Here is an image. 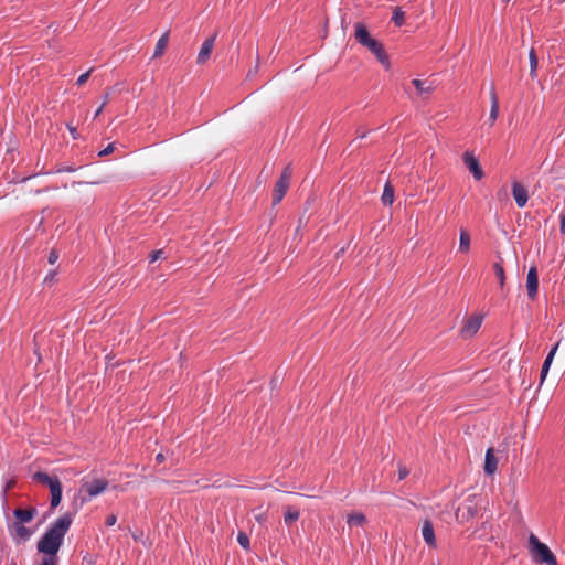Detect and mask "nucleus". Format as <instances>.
Listing matches in <instances>:
<instances>
[{
	"mask_svg": "<svg viewBox=\"0 0 565 565\" xmlns=\"http://www.w3.org/2000/svg\"><path fill=\"white\" fill-rule=\"evenodd\" d=\"M168 42H169V33L166 32L160 36V39L158 40V42L156 44L154 52H153V58L160 57L163 54V52L168 45Z\"/></svg>",
	"mask_w": 565,
	"mask_h": 565,
	"instance_id": "obj_20",
	"label": "nucleus"
},
{
	"mask_svg": "<svg viewBox=\"0 0 565 565\" xmlns=\"http://www.w3.org/2000/svg\"><path fill=\"white\" fill-rule=\"evenodd\" d=\"M483 317L476 315L468 318L463 327L461 328L462 337H472L478 332L482 324Z\"/></svg>",
	"mask_w": 565,
	"mask_h": 565,
	"instance_id": "obj_10",
	"label": "nucleus"
},
{
	"mask_svg": "<svg viewBox=\"0 0 565 565\" xmlns=\"http://www.w3.org/2000/svg\"><path fill=\"white\" fill-rule=\"evenodd\" d=\"M349 526H361L366 522V518L363 513H352L348 516Z\"/></svg>",
	"mask_w": 565,
	"mask_h": 565,
	"instance_id": "obj_25",
	"label": "nucleus"
},
{
	"mask_svg": "<svg viewBox=\"0 0 565 565\" xmlns=\"http://www.w3.org/2000/svg\"><path fill=\"white\" fill-rule=\"evenodd\" d=\"M498 460L493 454V449H488L484 458V472L487 475H493L497 470Z\"/></svg>",
	"mask_w": 565,
	"mask_h": 565,
	"instance_id": "obj_17",
	"label": "nucleus"
},
{
	"mask_svg": "<svg viewBox=\"0 0 565 565\" xmlns=\"http://www.w3.org/2000/svg\"><path fill=\"white\" fill-rule=\"evenodd\" d=\"M271 384L273 386H275L277 384V376H275L273 380H271Z\"/></svg>",
	"mask_w": 565,
	"mask_h": 565,
	"instance_id": "obj_44",
	"label": "nucleus"
},
{
	"mask_svg": "<svg viewBox=\"0 0 565 565\" xmlns=\"http://www.w3.org/2000/svg\"><path fill=\"white\" fill-rule=\"evenodd\" d=\"M529 550L532 558L536 563L558 565L557 559L550 547L545 543H542L534 534H531L529 537Z\"/></svg>",
	"mask_w": 565,
	"mask_h": 565,
	"instance_id": "obj_2",
	"label": "nucleus"
},
{
	"mask_svg": "<svg viewBox=\"0 0 565 565\" xmlns=\"http://www.w3.org/2000/svg\"><path fill=\"white\" fill-rule=\"evenodd\" d=\"M108 100H109V93H107V94L105 95V97H104V102H103V105H105V106H106V105H107V103H108Z\"/></svg>",
	"mask_w": 565,
	"mask_h": 565,
	"instance_id": "obj_43",
	"label": "nucleus"
},
{
	"mask_svg": "<svg viewBox=\"0 0 565 565\" xmlns=\"http://www.w3.org/2000/svg\"><path fill=\"white\" fill-rule=\"evenodd\" d=\"M478 513V505L473 498L469 497L457 508L455 518L459 523H467Z\"/></svg>",
	"mask_w": 565,
	"mask_h": 565,
	"instance_id": "obj_5",
	"label": "nucleus"
},
{
	"mask_svg": "<svg viewBox=\"0 0 565 565\" xmlns=\"http://www.w3.org/2000/svg\"><path fill=\"white\" fill-rule=\"evenodd\" d=\"M68 130H70V132H71L72 137H73L74 139H76V138H77V131H76V128H74V127H70V126H68Z\"/></svg>",
	"mask_w": 565,
	"mask_h": 565,
	"instance_id": "obj_40",
	"label": "nucleus"
},
{
	"mask_svg": "<svg viewBox=\"0 0 565 565\" xmlns=\"http://www.w3.org/2000/svg\"><path fill=\"white\" fill-rule=\"evenodd\" d=\"M14 515L17 518V521L15 522H21L22 524L25 523V522H30L33 518V512L32 510H29V509H17L14 511Z\"/></svg>",
	"mask_w": 565,
	"mask_h": 565,
	"instance_id": "obj_23",
	"label": "nucleus"
},
{
	"mask_svg": "<svg viewBox=\"0 0 565 565\" xmlns=\"http://www.w3.org/2000/svg\"><path fill=\"white\" fill-rule=\"evenodd\" d=\"M108 487V481L105 479H94L92 481L85 482L82 486V490L87 493L89 498L96 497L104 492Z\"/></svg>",
	"mask_w": 565,
	"mask_h": 565,
	"instance_id": "obj_8",
	"label": "nucleus"
},
{
	"mask_svg": "<svg viewBox=\"0 0 565 565\" xmlns=\"http://www.w3.org/2000/svg\"><path fill=\"white\" fill-rule=\"evenodd\" d=\"M512 195L519 207H524L529 201V192L526 188L518 181L512 183Z\"/></svg>",
	"mask_w": 565,
	"mask_h": 565,
	"instance_id": "obj_12",
	"label": "nucleus"
},
{
	"mask_svg": "<svg viewBox=\"0 0 565 565\" xmlns=\"http://www.w3.org/2000/svg\"><path fill=\"white\" fill-rule=\"evenodd\" d=\"M394 186L390 183V182H386L385 185H384V189H383V194H382V203L384 205H392L393 202H394Z\"/></svg>",
	"mask_w": 565,
	"mask_h": 565,
	"instance_id": "obj_21",
	"label": "nucleus"
},
{
	"mask_svg": "<svg viewBox=\"0 0 565 565\" xmlns=\"http://www.w3.org/2000/svg\"><path fill=\"white\" fill-rule=\"evenodd\" d=\"M412 84L415 86L416 90H417V94L418 96H427L429 95L434 87L431 86V84H427L425 81H420V79H413L412 81Z\"/></svg>",
	"mask_w": 565,
	"mask_h": 565,
	"instance_id": "obj_19",
	"label": "nucleus"
},
{
	"mask_svg": "<svg viewBox=\"0 0 565 565\" xmlns=\"http://www.w3.org/2000/svg\"><path fill=\"white\" fill-rule=\"evenodd\" d=\"M104 107H105V105L102 104L100 107L96 110L95 117H98L102 114Z\"/></svg>",
	"mask_w": 565,
	"mask_h": 565,
	"instance_id": "obj_42",
	"label": "nucleus"
},
{
	"mask_svg": "<svg viewBox=\"0 0 565 565\" xmlns=\"http://www.w3.org/2000/svg\"><path fill=\"white\" fill-rule=\"evenodd\" d=\"M392 20L393 22L397 25V26H401L404 24V21H405V14L404 12L402 11L401 8H396L394 11H393V17H392Z\"/></svg>",
	"mask_w": 565,
	"mask_h": 565,
	"instance_id": "obj_28",
	"label": "nucleus"
},
{
	"mask_svg": "<svg viewBox=\"0 0 565 565\" xmlns=\"http://www.w3.org/2000/svg\"><path fill=\"white\" fill-rule=\"evenodd\" d=\"M117 522V516L115 514H109L107 518H106V525L107 526H113L115 525V523Z\"/></svg>",
	"mask_w": 565,
	"mask_h": 565,
	"instance_id": "obj_37",
	"label": "nucleus"
},
{
	"mask_svg": "<svg viewBox=\"0 0 565 565\" xmlns=\"http://www.w3.org/2000/svg\"><path fill=\"white\" fill-rule=\"evenodd\" d=\"M422 535H423L425 543L429 547H436V537H435L434 525H433V522L428 519H426L423 522Z\"/></svg>",
	"mask_w": 565,
	"mask_h": 565,
	"instance_id": "obj_13",
	"label": "nucleus"
},
{
	"mask_svg": "<svg viewBox=\"0 0 565 565\" xmlns=\"http://www.w3.org/2000/svg\"><path fill=\"white\" fill-rule=\"evenodd\" d=\"M56 271L50 270L49 274L45 276L43 284L47 286H52L55 281Z\"/></svg>",
	"mask_w": 565,
	"mask_h": 565,
	"instance_id": "obj_31",
	"label": "nucleus"
},
{
	"mask_svg": "<svg viewBox=\"0 0 565 565\" xmlns=\"http://www.w3.org/2000/svg\"><path fill=\"white\" fill-rule=\"evenodd\" d=\"M57 555L45 554L41 561V565H57Z\"/></svg>",
	"mask_w": 565,
	"mask_h": 565,
	"instance_id": "obj_30",
	"label": "nucleus"
},
{
	"mask_svg": "<svg viewBox=\"0 0 565 565\" xmlns=\"http://www.w3.org/2000/svg\"><path fill=\"white\" fill-rule=\"evenodd\" d=\"M490 102H491V108H490L489 119H490L491 124H493L499 116V99H498V95H497L494 86H492L490 89Z\"/></svg>",
	"mask_w": 565,
	"mask_h": 565,
	"instance_id": "obj_16",
	"label": "nucleus"
},
{
	"mask_svg": "<svg viewBox=\"0 0 565 565\" xmlns=\"http://www.w3.org/2000/svg\"><path fill=\"white\" fill-rule=\"evenodd\" d=\"M497 195H498V198H499V199H503V198H504V199H507L508 193H507V191L503 189L502 191H499V192L497 193Z\"/></svg>",
	"mask_w": 565,
	"mask_h": 565,
	"instance_id": "obj_39",
	"label": "nucleus"
},
{
	"mask_svg": "<svg viewBox=\"0 0 565 565\" xmlns=\"http://www.w3.org/2000/svg\"><path fill=\"white\" fill-rule=\"evenodd\" d=\"M462 160L476 180L479 181L484 177L483 170L472 152L466 151L462 156Z\"/></svg>",
	"mask_w": 565,
	"mask_h": 565,
	"instance_id": "obj_7",
	"label": "nucleus"
},
{
	"mask_svg": "<svg viewBox=\"0 0 565 565\" xmlns=\"http://www.w3.org/2000/svg\"><path fill=\"white\" fill-rule=\"evenodd\" d=\"M164 252L162 249L153 250L150 255V262L153 263L163 257Z\"/></svg>",
	"mask_w": 565,
	"mask_h": 565,
	"instance_id": "obj_33",
	"label": "nucleus"
},
{
	"mask_svg": "<svg viewBox=\"0 0 565 565\" xmlns=\"http://www.w3.org/2000/svg\"><path fill=\"white\" fill-rule=\"evenodd\" d=\"M89 75H90V71L86 72V73H83L78 78H77V82L76 84L77 85H83L84 83L87 82V79L89 78Z\"/></svg>",
	"mask_w": 565,
	"mask_h": 565,
	"instance_id": "obj_35",
	"label": "nucleus"
},
{
	"mask_svg": "<svg viewBox=\"0 0 565 565\" xmlns=\"http://www.w3.org/2000/svg\"><path fill=\"white\" fill-rule=\"evenodd\" d=\"M291 174H292L291 167L287 166L282 170L279 179L277 180V182L275 184V188L273 191V204L274 205L280 203L281 200L284 199V196L289 188Z\"/></svg>",
	"mask_w": 565,
	"mask_h": 565,
	"instance_id": "obj_4",
	"label": "nucleus"
},
{
	"mask_svg": "<svg viewBox=\"0 0 565 565\" xmlns=\"http://www.w3.org/2000/svg\"><path fill=\"white\" fill-rule=\"evenodd\" d=\"M409 471L406 467L398 466V480H404L408 476Z\"/></svg>",
	"mask_w": 565,
	"mask_h": 565,
	"instance_id": "obj_34",
	"label": "nucleus"
},
{
	"mask_svg": "<svg viewBox=\"0 0 565 565\" xmlns=\"http://www.w3.org/2000/svg\"><path fill=\"white\" fill-rule=\"evenodd\" d=\"M493 269H494L495 276L499 279L500 287L502 289L504 287V282H505L504 269L500 263H494Z\"/></svg>",
	"mask_w": 565,
	"mask_h": 565,
	"instance_id": "obj_27",
	"label": "nucleus"
},
{
	"mask_svg": "<svg viewBox=\"0 0 565 565\" xmlns=\"http://www.w3.org/2000/svg\"><path fill=\"white\" fill-rule=\"evenodd\" d=\"M470 249V235L466 230L460 231L459 237V250L461 253H467Z\"/></svg>",
	"mask_w": 565,
	"mask_h": 565,
	"instance_id": "obj_24",
	"label": "nucleus"
},
{
	"mask_svg": "<svg viewBox=\"0 0 565 565\" xmlns=\"http://www.w3.org/2000/svg\"><path fill=\"white\" fill-rule=\"evenodd\" d=\"M57 259H58V253L55 249H52L49 255L47 262L53 265L56 263Z\"/></svg>",
	"mask_w": 565,
	"mask_h": 565,
	"instance_id": "obj_36",
	"label": "nucleus"
},
{
	"mask_svg": "<svg viewBox=\"0 0 565 565\" xmlns=\"http://www.w3.org/2000/svg\"><path fill=\"white\" fill-rule=\"evenodd\" d=\"M354 38L362 46H365L372 40L369 30L362 22L354 23Z\"/></svg>",
	"mask_w": 565,
	"mask_h": 565,
	"instance_id": "obj_14",
	"label": "nucleus"
},
{
	"mask_svg": "<svg viewBox=\"0 0 565 565\" xmlns=\"http://www.w3.org/2000/svg\"><path fill=\"white\" fill-rule=\"evenodd\" d=\"M537 288H539L537 269L535 266H532L529 269L527 277H526V289H527V296L530 299L533 300L536 298Z\"/></svg>",
	"mask_w": 565,
	"mask_h": 565,
	"instance_id": "obj_11",
	"label": "nucleus"
},
{
	"mask_svg": "<svg viewBox=\"0 0 565 565\" xmlns=\"http://www.w3.org/2000/svg\"><path fill=\"white\" fill-rule=\"evenodd\" d=\"M559 218H561L559 231H561V234L565 236V214H561Z\"/></svg>",
	"mask_w": 565,
	"mask_h": 565,
	"instance_id": "obj_38",
	"label": "nucleus"
},
{
	"mask_svg": "<svg viewBox=\"0 0 565 565\" xmlns=\"http://www.w3.org/2000/svg\"><path fill=\"white\" fill-rule=\"evenodd\" d=\"M300 516V512L298 509L294 507H287L284 513V521L287 525H291L296 522Z\"/></svg>",
	"mask_w": 565,
	"mask_h": 565,
	"instance_id": "obj_22",
	"label": "nucleus"
},
{
	"mask_svg": "<svg viewBox=\"0 0 565 565\" xmlns=\"http://www.w3.org/2000/svg\"><path fill=\"white\" fill-rule=\"evenodd\" d=\"M38 483H42L50 488L51 509H55L62 500V483L58 477L38 471Z\"/></svg>",
	"mask_w": 565,
	"mask_h": 565,
	"instance_id": "obj_3",
	"label": "nucleus"
},
{
	"mask_svg": "<svg viewBox=\"0 0 565 565\" xmlns=\"http://www.w3.org/2000/svg\"><path fill=\"white\" fill-rule=\"evenodd\" d=\"M156 461H157L158 463H162V462L164 461V456H163L162 454H158V455L156 456Z\"/></svg>",
	"mask_w": 565,
	"mask_h": 565,
	"instance_id": "obj_41",
	"label": "nucleus"
},
{
	"mask_svg": "<svg viewBox=\"0 0 565 565\" xmlns=\"http://www.w3.org/2000/svg\"><path fill=\"white\" fill-rule=\"evenodd\" d=\"M216 33H214L212 36L207 38L201 45L200 52L198 54L196 63L199 65H203L207 62V60L211 56V53L214 47Z\"/></svg>",
	"mask_w": 565,
	"mask_h": 565,
	"instance_id": "obj_9",
	"label": "nucleus"
},
{
	"mask_svg": "<svg viewBox=\"0 0 565 565\" xmlns=\"http://www.w3.org/2000/svg\"><path fill=\"white\" fill-rule=\"evenodd\" d=\"M71 524L72 516L68 513L55 520L38 542V552L56 555Z\"/></svg>",
	"mask_w": 565,
	"mask_h": 565,
	"instance_id": "obj_1",
	"label": "nucleus"
},
{
	"mask_svg": "<svg viewBox=\"0 0 565 565\" xmlns=\"http://www.w3.org/2000/svg\"><path fill=\"white\" fill-rule=\"evenodd\" d=\"M12 526L15 540L26 541L31 537L32 532L29 529H26L21 522H14Z\"/></svg>",
	"mask_w": 565,
	"mask_h": 565,
	"instance_id": "obj_18",
	"label": "nucleus"
},
{
	"mask_svg": "<svg viewBox=\"0 0 565 565\" xmlns=\"http://www.w3.org/2000/svg\"><path fill=\"white\" fill-rule=\"evenodd\" d=\"M559 343H556L552 350L548 352L547 356L545 358V361L542 365L541 373H540V384H543L545 381L547 373L550 371L551 364L553 362L554 355L558 349Z\"/></svg>",
	"mask_w": 565,
	"mask_h": 565,
	"instance_id": "obj_15",
	"label": "nucleus"
},
{
	"mask_svg": "<svg viewBox=\"0 0 565 565\" xmlns=\"http://www.w3.org/2000/svg\"><path fill=\"white\" fill-rule=\"evenodd\" d=\"M529 60H530V76L534 78L536 76V70L539 65L537 55L534 49H531L529 52Z\"/></svg>",
	"mask_w": 565,
	"mask_h": 565,
	"instance_id": "obj_26",
	"label": "nucleus"
},
{
	"mask_svg": "<svg viewBox=\"0 0 565 565\" xmlns=\"http://www.w3.org/2000/svg\"><path fill=\"white\" fill-rule=\"evenodd\" d=\"M114 148H115V143H109L105 149H103L98 152V156L106 157L114 151Z\"/></svg>",
	"mask_w": 565,
	"mask_h": 565,
	"instance_id": "obj_32",
	"label": "nucleus"
},
{
	"mask_svg": "<svg viewBox=\"0 0 565 565\" xmlns=\"http://www.w3.org/2000/svg\"><path fill=\"white\" fill-rule=\"evenodd\" d=\"M42 223H43V218H42V220H40V222L38 223V227H39L40 225H42Z\"/></svg>",
	"mask_w": 565,
	"mask_h": 565,
	"instance_id": "obj_45",
	"label": "nucleus"
},
{
	"mask_svg": "<svg viewBox=\"0 0 565 565\" xmlns=\"http://www.w3.org/2000/svg\"><path fill=\"white\" fill-rule=\"evenodd\" d=\"M364 47H366L371 53H373L382 65H384L386 68L390 67L388 56L385 53L383 44L380 41L372 38V40H370Z\"/></svg>",
	"mask_w": 565,
	"mask_h": 565,
	"instance_id": "obj_6",
	"label": "nucleus"
},
{
	"mask_svg": "<svg viewBox=\"0 0 565 565\" xmlns=\"http://www.w3.org/2000/svg\"><path fill=\"white\" fill-rule=\"evenodd\" d=\"M237 542L238 544L244 548V550H249L250 547V541H249V537L248 535L243 532V531H239L238 534H237Z\"/></svg>",
	"mask_w": 565,
	"mask_h": 565,
	"instance_id": "obj_29",
	"label": "nucleus"
}]
</instances>
